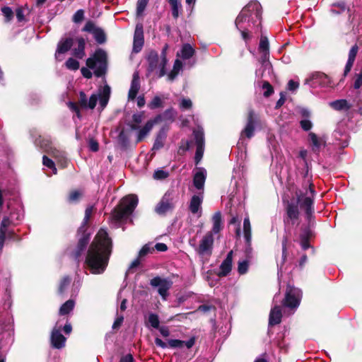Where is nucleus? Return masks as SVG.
<instances>
[{"instance_id":"nucleus-1","label":"nucleus","mask_w":362,"mask_h":362,"mask_svg":"<svg viewBox=\"0 0 362 362\" xmlns=\"http://www.w3.org/2000/svg\"><path fill=\"white\" fill-rule=\"evenodd\" d=\"M235 24L246 45L261 34L258 51H269L268 38L262 30V6L258 1L249 2L237 16Z\"/></svg>"},{"instance_id":"nucleus-2","label":"nucleus","mask_w":362,"mask_h":362,"mask_svg":"<svg viewBox=\"0 0 362 362\" xmlns=\"http://www.w3.org/2000/svg\"><path fill=\"white\" fill-rule=\"evenodd\" d=\"M112 252V240L107 232L100 228L90 244L85 263L93 274H101L105 271Z\"/></svg>"},{"instance_id":"nucleus-3","label":"nucleus","mask_w":362,"mask_h":362,"mask_svg":"<svg viewBox=\"0 0 362 362\" xmlns=\"http://www.w3.org/2000/svg\"><path fill=\"white\" fill-rule=\"evenodd\" d=\"M315 192L313 188L311 182L307 183L302 188L296 192V199L288 202L286 211V218L284 219L286 223L294 224L299 218V206L301 210L305 211L306 218L310 221L314 213V199Z\"/></svg>"},{"instance_id":"nucleus-4","label":"nucleus","mask_w":362,"mask_h":362,"mask_svg":"<svg viewBox=\"0 0 362 362\" xmlns=\"http://www.w3.org/2000/svg\"><path fill=\"white\" fill-rule=\"evenodd\" d=\"M9 216H4L0 223V251L3 250L6 239L19 240L18 235L11 228L16 224V221H21L23 217V209L21 202L17 195H14L7 202Z\"/></svg>"},{"instance_id":"nucleus-5","label":"nucleus","mask_w":362,"mask_h":362,"mask_svg":"<svg viewBox=\"0 0 362 362\" xmlns=\"http://www.w3.org/2000/svg\"><path fill=\"white\" fill-rule=\"evenodd\" d=\"M139 202L135 194L124 197L117 207L114 209L110 216V221L115 227H118L127 220L133 213Z\"/></svg>"},{"instance_id":"nucleus-6","label":"nucleus","mask_w":362,"mask_h":362,"mask_svg":"<svg viewBox=\"0 0 362 362\" xmlns=\"http://www.w3.org/2000/svg\"><path fill=\"white\" fill-rule=\"evenodd\" d=\"M86 65L88 68L82 67L81 74L84 78H90L93 76L90 69H93L97 77H100L105 74L107 69V53L101 49L95 51L93 56L86 60Z\"/></svg>"},{"instance_id":"nucleus-7","label":"nucleus","mask_w":362,"mask_h":362,"mask_svg":"<svg viewBox=\"0 0 362 362\" xmlns=\"http://www.w3.org/2000/svg\"><path fill=\"white\" fill-rule=\"evenodd\" d=\"M168 48V45L165 44L161 50L160 56L155 50L149 52L146 57L148 73L155 72L159 78L166 74V66L168 64L167 52Z\"/></svg>"},{"instance_id":"nucleus-8","label":"nucleus","mask_w":362,"mask_h":362,"mask_svg":"<svg viewBox=\"0 0 362 362\" xmlns=\"http://www.w3.org/2000/svg\"><path fill=\"white\" fill-rule=\"evenodd\" d=\"M65 334H70L72 331V327L68 320L64 325L59 320L54 326L50 334L51 346L57 349H61L65 346L66 338L62 334V331Z\"/></svg>"},{"instance_id":"nucleus-9","label":"nucleus","mask_w":362,"mask_h":362,"mask_svg":"<svg viewBox=\"0 0 362 362\" xmlns=\"http://www.w3.org/2000/svg\"><path fill=\"white\" fill-rule=\"evenodd\" d=\"M34 144L54 157L58 162L65 165L66 162V153L54 147L48 139H42L41 136H39L38 138L34 140Z\"/></svg>"},{"instance_id":"nucleus-10","label":"nucleus","mask_w":362,"mask_h":362,"mask_svg":"<svg viewBox=\"0 0 362 362\" xmlns=\"http://www.w3.org/2000/svg\"><path fill=\"white\" fill-rule=\"evenodd\" d=\"M301 298V291L298 288L288 284L285 293V297L282 300V305L284 308L292 310L291 314H293L298 308Z\"/></svg>"},{"instance_id":"nucleus-11","label":"nucleus","mask_w":362,"mask_h":362,"mask_svg":"<svg viewBox=\"0 0 362 362\" xmlns=\"http://www.w3.org/2000/svg\"><path fill=\"white\" fill-rule=\"evenodd\" d=\"M175 206V194L173 190H168L155 207V212L159 216H165L172 212Z\"/></svg>"},{"instance_id":"nucleus-12","label":"nucleus","mask_w":362,"mask_h":362,"mask_svg":"<svg viewBox=\"0 0 362 362\" xmlns=\"http://www.w3.org/2000/svg\"><path fill=\"white\" fill-rule=\"evenodd\" d=\"M334 146L340 148H344L349 145V136L346 131V124L341 122L337 124L336 129L333 132Z\"/></svg>"},{"instance_id":"nucleus-13","label":"nucleus","mask_w":362,"mask_h":362,"mask_svg":"<svg viewBox=\"0 0 362 362\" xmlns=\"http://www.w3.org/2000/svg\"><path fill=\"white\" fill-rule=\"evenodd\" d=\"M305 85H308L311 88L329 86L331 83L330 78L325 74L322 72H315L310 75L304 82Z\"/></svg>"},{"instance_id":"nucleus-14","label":"nucleus","mask_w":362,"mask_h":362,"mask_svg":"<svg viewBox=\"0 0 362 362\" xmlns=\"http://www.w3.org/2000/svg\"><path fill=\"white\" fill-rule=\"evenodd\" d=\"M173 282L168 279H162L156 276L151 279L150 285L153 288H158V293L163 300H166L169 295L168 291L171 288Z\"/></svg>"},{"instance_id":"nucleus-15","label":"nucleus","mask_w":362,"mask_h":362,"mask_svg":"<svg viewBox=\"0 0 362 362\" xmlns=\"http://www.w3.org/2000/svg\"><path fill=\"white\" fill-rule=\"evenodd\" d=\"M193 136L197 146L194 161L196 165H197L201 161L204 151V134L203 129L199 127L193 131Z\"/></svg>"},{"instance_id":"nucleus-16","label":"nucleus","mask_w":362,"mask_h":362,"mask_svg":"<svg viewBox=\"0 0 362 362\" xmlns=\"http://www.w3.org/2000/svg\"><path fill=\"white\" fill-rule=\"evenodd\" d=\"M195 343L194 337H191L189 340L185 341L180 339H169L168 341V344L164 342L160 338L155 339V344L157 346L160 347L162 349H166L168 346L170 348H182L184 345L186 346L187 349L192 348Z\"/></svg>"},{"instance_id":"nucleus-17","label":"nucleus","mask_w":362,"mask_h":362,"mask_svg":"<svg viewBox=\"0 0 362 362\" xmlns=\"http://www.w3.org/2000/svg\"><path fill=\"white\" fill-rule=\"evenodd\" d=\"M214 237L211 232L206 233L199 242L198 246L195 247L197 252L202 256L211 255L214 245Z\"/></svg>"},{"instance_id":"nucleus-18","label":"nucleus","mask_w":362,"mask_h":362,"mask_svg":"<svg viewBox=\"0 0 362 362\" xmlns=\"http://www.w3.org/2000/svg\"><path fill=\"white\" fill-rule=\"evenodd\" d=\"M329 12L332 16H339L343 13H347L349 21L351 23H354V17L352 16L353 11L350 6L344 1H339L332 3L330 5Z\"/></svg>"},{"instance_id":"nucleus-19","label":"nucleus","mask_w":362,"mask_h":362,"mask_svg":"<svg viewBox=\"0 0 362 362\" xmlns=\"http://www.w3.org/2000/svg\"><path fill=\"white\" fill-rule=\"evenodd\" d=\"M360 92H361V96L362 95V88L357 90V95L354 100V105L357 107L358 109H359V106H362L361 102H360L359 105H357V102L356 101V100L357 99L356 98L359 95ZM329 106L336 111L346 112L351 109V107L353 106V104H351L346 99H339V100H336L329 102ZM357 112L358 114H360L358 112V110H357Z\"/></svg>"},{"instance_id":"nucleus-20","label":"nucleus","mask_w":362,"mask_h":362,"mask_svg":"<svg viewBox=\"0 0 362 362\" xmlns=\"http://www.w3.org/2000/svg\"><path fill=\"white\" fill-rule=\"evenodd\" d=\"M279 294L276 293L273 298L274 306L272 308L269 313V325L274 326L278 325L281 320V310L280 305H277L278 300H279Z\"/></svg>"},{"instance_id":"nucleus-21","label":"nucleus","mask_w":362,"mask_h":362,"mask_svg":"<svg viewBox=\"0 0 362 362\" xmlns=\"http://www.w3.org/2000/svg\"><path fill=\"white\" fill-rule=\"evenodd\" d=\"M206 178V170L204 168H198L193 175V187L204 193V184Z\"/></svg>"},{"instance_id":"nucleus-22","label":"nucleus","mask_w":362,"mask_h":362,"mask_svg":"<svg viewBox=\"0 0 362 362\" xmlns=\"http://www.w3.org/2000/svg\"><path fill=\"white\" fill-rule=\"evenodd\" d=\"M161 121V115H157L153 119L148 120L144 127L139 130L137 134V142L141 141L146 135L151 132L154 124Z\"/></svg>"},{"instance_id":"nucleus-23","label":"nucleus","mask_w":362,"mask_h":362,"mask_svg":"<svg viewBox=\"0 0 362 362\" xmlns=\"http://www.w3.org/2000/svg\"><path fill=\"white\" fill-rule=\"evenodd\" d=\"M233 252L230 250L226 255L225 259L222 262L219 267L220 271L218 272V276L223 277L228 276L232 269Z\"/></svg>"},{"instance_id":"nucleus-24","label":"nucleus","mask_w":362,"mask_h":362,"mask_svg":"<svg viewBox=\"0 0 362 362\" xmlns=\"http://www.w3.org/2000/svg\"><path fill=\"white\" fill-rule=\"evenodd\" d=\"M73 45V40L71 38H66L61 40L58 45L55 53V58L58 61L63 60V54L68 52Z\"/></svg>"},{"instance_id":"nucleus-25","label":"nucleus","mask_w":362,"mask_h":362,"mask_svg":"<svg viewBox=\"0 0 362 362\" xmlns=\"http://www.w3.org/2000/svg\"><path fill=\"white\" fill-rule=\"evenodd\" d=\"M203 199L204 194L202 192H198L192 197L189 209L193 214H197L200 211Z\"/></svg>"},{"instance_id":"nucleus-26","label":"nucleus","mask_w":362,"mask_h":362,"mask_svg":"<svg viewBox=\"0 0 362 362\" xmlns=\"http://www.w3.org/2000/svg\"><path fill=\"white\" fill-rule=\"evenodd\" d=\"M144 34L142 25H137L134 35V46L133 50L135 52L141 51L144 45Z\"/></svg>"},{"instance_id":"nucleus-27","label":"nucleus","mask_w":362,"mask_h":362,"mask_svg":"<svg viewBox=\"0 0 362 362\" xmlns=\"http://www.w3.org/2000/svg\"><path fill=\"white\" fill-rule=\"evenodd\" d=\"M255 113L252 110H250L248 114L247 124L241 133V137L245 136L250 139L253 136L255 132Z\"/></svg>"},{"instance_id":"nucleus-28","label":"nucleus","mask_w":362,"mask_h":362,"mask_svg":"<svg viewBox=\"0 0 362 362\" xmlns=\"http://www.w3.org/2000/svg\"><path fill=\"white\" fill-rule=\"evenodd\" d=\"M90 240V236L88 234H84L83 236L78 240V245L76 246V250L72 252L73 257L78 260L81 253L86 250L88 243Z\"/></svg>"},{"instance_id":"nucleus-29","label":"nucleus","mask_w":362,"mask_h":362,"mask_svg":"<svg viewBox=\"0 0 362 362\" xmlns=\"http://www.w3.org/2000/svg\"><path fill=\"white\" fill-rule=\"evenodd\" d=\"M140 88V79L138 72L133 74V78L131 82L130 88L128 93L129 100H134Z\"/></svg>"},{"instance_id":"nucleus-30","label":"nucleus","mask_w":362,"mask_h":362,"mask_svg":"<svg viewBox=\"0 0 362 362\" xmlns=\"http://www.w3.org/2000/svg\"><path fill=\"white\" fill-rule=\"evenodd\" d=\"M243 233L245 243L247 244L246 252L249 253L251 252L250 243H251V226L248 216L245 217L243 221Z\"/></svg>"},{"instance_id":"nucleus-31","label":"nucleus","mask_w":362,"mask_h":362,"mask_svg":"<svg viewBox=\"0 0 362 362\" xmlns=\"http://www.w3.org/2000/svg\"><path fill=\"white\" fill-rule=\"evenodd\" d=\"M358 47L357 45H354L350 49V50L349 52L348 60L346 62V66L344 68V76H346L348 74V73L351 71V69L354 65V61L356 59V57L358 53Z\"/></svg>"},{"instance_id":"nucleus-32","label":"nucleus","mask_w":362,"mask_h":362,"mask_svg":"<svg viewBox=\"0 0 362 362\" xmlns=\"http://www.w3.org/2000/svg\"><path fill=\"white\" fill-rule=\"evenodd\" d=\"M194 53L195 50L192 46L189 43H185L182 45L180 52H177V56L183 60H186L193 57Z\"/></svg>"},{"instance_id":"nucleus-33","label":"nucleus","mask_w":362,"mask_h":362,"mask_svg":"<svg viewBox=\"0 0 362 362\" xmlns=\"http://www.w3.org/2000/svg\"><path fill=\"white\" fill-rule=\"evenodd\" d=\"M288 242V238L286 236H284L282 240V254L280 259L277 260V267H278V276L279 277L281 275L284 264L286 260L287 252H286V243Z\"/></svg>"},{"instance_id":"nucleus-34","label":"nucleus","mask_w":362,"mask_h":362,"mask_svg":"<svg viewBox=\"0 0 362 362\" xmlns=\"http://www.w3.org/2000/svg\"><path fill=\"white\" fill-rule=\"evenodd\" d=\"M110 95V88L105 86L99 94V105L101 110H103L108 103Z\"/></svg>"},{"instance_id":"nucleus-35","label":"nucleus","mask_w":362,"mask_h":362,"mask_svg":"<svg viewBox=\"0 0 362 362\" xmlns=\"http://www.w3.org/2000/svg\"><path fill=\"white\" fill-rule=\"evenodd\" d=\"M77 47L72 49V54L78 59H83L85 56L86 41L83 37L76 38Z\"/></svg>"},{"instance_id":"nucleus-36","label":"nucleus","mask_w":362,"mask_h":362,"mask_svg":"<svg viewBox=\"0 0 362 362\" xmlns=\"http://www.w3.org/2000/svg\"><path fill=\"white\" fill-rule=\"evenodd\" d=\"M308 137L311 143L313 151L315 153H318L323 145L322 139L318 138V136L313 132L309 133Z\"/></svg>"},{"instance_id":"nucleus-37","label":"nucleus","mask_w":362,"mask_h":362,"mask_svg":"<svg viewBox=\"0 0 362 362\" xmlns=\"http://www.w3.org/2000/svg\"><path fill=\"white\" fill-rule=\"evenodd\" d=\"M170 6L172 16L174 19L177 20L182 11V4L180 0H168Z\"/></svg>"},{"instance_id":"nucleus-38","label":"nucleus","mask_w":362,"mask_h":362,"mask_svg":"<svg viewBox=\"0 0 362 362\" xmlns=\"http://www.w3.org/2000/svg\"><path fill=\"white\" fill-rule=\"evenodd\" d=\"M213 228L212 232L214 234H217L221 230L222 218L221 214L220 211L216 212L212 217Z\"/></svg>"},{"instance_id":"nucleus-39","label":"nucleus","mask_w":362,"mask_h":362,"mask_svg":"<svg viewBox=\"0 0 362 362\" xmlns=\"http://www.w3.org/2000/svg\"><path fill=\"white\" fill-rule=\"evenodd\" d=\"M182 62L180 59H175L173 70L168 74V79L170 81H173L177 77L179 72L182 70Z\"/></svg>"},{"instance_id":"nucleus-40","label":"nucleus","mask_w":362,"mask_h":362,"mask_svg":"<svg viewBox=\"0 0 362 362\" xmlns=\"http://www.w3.org/2000/svg\"><path fill=\"white\" fill-rule=\"evenodd\" d=\"M310 235V230L309 228H305L300 235V245L303 250H305L310 247L309 243V238Z\"/></svg>"},{"instance_id":"nucleus-41","label":"nucleus","mask_w":362,"mask_h":362,"mask_svg":"<svg viewBox=\"0 0 362 362\" xmlns=\"http://www.w3.org/2000/svg\"><path fill=\"white\" fill-rule=\"evenodd\" d=\"M147 327H151L154 329H158L160 325L159 317L157 314L150 313L148 315L147 321L146 322Z\"/></svg>"},{"instance_id":"nucleus-42","label":"nucleus","mask_w":362,"mask_h":362,"mask_svg":"<svg viewBox=\"0 0 362 362\" xmlns=\"http://www.w3.org/2000/svg\"><path fill=\"white\" fill-rule=\"evenodd\" d=\"M75 302L74 300H68L59 308V315H65L71 313L74 308Z\"/></svg>"},{"instance_id":"nucleus-43","label":"nucleus","mask_w":362,"mask_h":362,"mask_svg":"<svg viewBox=\"0 0 362 362\" xmlns=\"http://www.w3.org/2000/svg\"><path fill=\"white\" fill-rule=\"evenodd\" d=\"M260 53L259 62L262 64L263 70L269 69L271 68V64L269 61V51H262Z\"/></svg>"},{"instance_id":"nucleus-44","label":"nucleus","mask_w":362,"mask_h":362,"mask_svg":"<svg viewBox=\"0 0 362 362\" xmlns=\"http://www.w3.org/2000/svg\"><path fill=\"white\" fill-rule=\"evenodd\" d=\"M144 118V112L141 111L139 112L134 113L132 115V122L135 124L131 125V128L133 130L139 129L138 124L142 122Z\"/></svg>"},{"instance_id":"nucleus-45","label":"nucleus","mask_w":362,"mask_h":362,"mask_svg":"<svg viewBox=\"0 0 362 362\" xmlns=\"http://www.w3.org/2000/svg\"><path fill=\"white\" fill-rule=\"evenodd\" d=\"M166 98H167V97H165L164 95L163 96V98H160V96L156 95L148 104V107L151 110H155V109L161 107H163V100Z\"/></svg>"},{"instance_id":"nucleus-46","label":"nucleus","mask_w":362,"mask_h":362,"mask_svg":"<svg viewBox=\"0 0 362 362\" xmlns=\"http://www.w3.org/2000/svg\"><path fill=\"white\" fill-rule=\"evenodd\" d=\"M117 141L119 145L120 146L121 148L123 150L127 149V148L129 146V137L127 135L124 133V131H122L117 137Z\"/></svg>"},{"instance_id":"nucleus-47","label":"nucleus","mask_w":362,"mask_h":362,"mask_svg":"<svg viewBox=\"0 0 362 362\" xmlns=\"http://www.w3.org/2000/svg\"><path fill=\"white\" fill-rule=\"evenodd\" d=\"M165 139V134L160 132L156 138V140L153 145L152 150L157 151V150H159L160 148H163L164 146Z\"/></svg>"},{"instance_id":"nucleus-48","label":"nucleus","mask_w":362,"mask_h":362,"mask_svg":"<svg viewBox=\"0 0 362 362\" xmlns=\"http://www.w3.org/2000/svg\"><path fill=\"white\" fill-rule=\"evenodd\" d=\"M250 262L247 259H241L238 262V272L240 275L245 274L249 268Z\"/></svg>"},{"instance_id":"nucleus-49","label":"nucleus","mask_w":362,"mask_h":362,"mask_svg":"<svg viewBox=\"0 0 362 362\" xmlns=\"http://www.w3.org/2000/svg\"><path fill=\"white\" fill-rule=\"evenodd\" d=\"M71 278L69 276H65L62 281H60L58 292L60 295H62L65 293L67 288L69 287L71 283Z\"/></svg>"},{"instance_id":"nucleus-50","label":"nucleus","mask_w":362,"mask_h":362,"mask_svg":"<svg viewBox=\"0 0 362 362\" xmlns=\"http://www.w3.org/2000/svg\"><path fill=\"white\" fill-rule=\"evenodd\" d=\"M93 37L98 44H103L106 40L105 33L101 28H98V30L94 32Z\"/></svg>"},{"instance_id":"nucleus-51","label":"nucleus","mask_w":362,"mask_h":362,"mask_svg":"<svg viewBox=\"0 0 362 362\" xmlns=\"http://www.w3.org/2000/svg\"><path fill=\"white\" fill-rule=\"evenodd\" d=\"M154 247L151 243L144 245L139 252V258H142L148 254L153 253Z\"/></svg>"},{"instance_id":"nucleus-52","label":"nucleus","mask_w":362,"mask_h":362,"mask_svg":"<svg viewBox=\"0 0 362 362\" xmlns=\"http://www.w3.org/2000/svg\"><path fill=\"white\" fill-rule=\"evenodd\" d=\"M169 176V173L162 168L156 170L153 173V177L156 180H163Z\"/></svg>"},{"instance_id":"nucleus-53","label":"nucleus","mask_w":362,"mask_h":362,"mask_svg":"<svg viewBox=\"0 0 362 362\" xmlns=\"http://www.w3.org/2000/svg\"><path fill=\"white\" fill-rule=\"evenodd\" d=\"M42 164L45 167L51 169L52 170L53 174H57V168L55 167V164H54V161L52 159L49 158L45 155L43 156V157H42Z\"/></svg>"},{"instance_id":"nucleus-54","label":"nucleus","mask_w":362,"mask_h":362,"mask_svg":"<svg viewBox=\"0 0 362 362\" xmlns=\"http://www.w3.org/2000/svg\"><path fill=\"white\" fill-rule=\"evenodd\" d=\"M149 0H138L136 4V14L138 16H142Z\"/></svg>"},{"instance_id":"nucleus-55","label":"nucleus","mask_w":362,"mask_h":362,"mask_svg":"<svg viewBox=\"0 0 362 362\" xmlns=\"http://www.w3.org/2000/svg\"><path fill=\"white\" fill-rule=\"evenodd\" d=\"M66 67L68 69L76 71L79 68V62L73 58H69L65 63Z\"/></svg>"},{"instance_id":"nucleus-56","label":"nucleus","mask_w":362,"mask_h":362,"mask_svg":"<svg viewBox=\"0 0 362 362\" xmlns=\"http://www.w3.org/2000/svg\"><path fill=\"white\" fill-rule=\"evenodd\" d=\"M93 207L92 206L86 208V209L85 211L84 218L82 222V225L79 228V231H81L85 227V226L87 224V223L88 222L90 217L91 216L92 211H93Z\"/></svg>"},{"instance_id":"nucleus-57","label":"nucleus","mask_w":362,"mask_h":362,"mask_svg":"<svg viewBox=\"0 0 362 362\" xmlns=\"http://www.w3.org/2000/svg\"><path fill=\"white\" fill-rule=\"evenodd\" d=\"M99 95L92 94L90 98L88 100L86 109H94L96 106L97 102L98 101Z\"/></svg>"},{"instance_id":"nucleus-58","label":"nucleus","mask_w":362,"mask_h":362,"mask_svg":"<svg viewBox=\"0 0 362 362\" xmlns=\"http://www.w3.org/2000/svg\"><path fill=\"white\" fill-rule=\"evenodd\" d=\"M1 12L7 22L10 21L13 17V12L8 6H4L1 8Z\"/></svg>"},{"instance_id":"nucleus-59","label":"nucleus","mask_w":362,"mask_h":362,"mask_svg":"<svg viewBox=\"0 0 362 362\" xmlns=\"http://www.w3.org/2000/svg\"><path fill=\"white\" fill-rule=\"evenodd\" d=\"M161 115V120L166 119L173 121L175 117L174 110L173 109L166 110Z\"/></svg>"},{"instance_id":"nucleus-60","label":"nucleus","mask_w":362,"mask_h":362,"mask_svg":"<svg viewBox=\"0 0 362 362\" xmlns=\"http://www.w3.org/2000/svg\"><path fill=\"white\" fill-rule=\"evenodd\" d=\"M230 224L236 225L237 228L235 229V233L237 237H240L241 235L240 224V220L238 216H233L230 221Z\"/></svg>"},{"instance_id":"nucleus-61","label":"nucleus","mask_w":362,"mask_h":362,"mask_svg":"<svg viewBox=\"0 0 362 362\" xmlns=\"http://www.w3.org/2000/svg\"><path fill=\"white\" fill-rule=\"evenodd\" d=\"M84 18V12L82 9L78 10L73 16V21L78 23L83 21Z\"/></svg>"},{"instance_id":"nucleus-62","label":"nucleus","mask_w":362,"mask_h":362,"mask_svg":"<svg viewBox=\"0 0 362 362\" xmlns=\"http://www.w3.org/2000/svg\"><path fill=\"white\" fill-rule=\"evenodd\" d=\"M98 28L95 27L93 22L88 21L86 23L83 30L93 34Z\"/></svg>"},{"instance_id":"nucleus-63","label":"nucleus","mask_w":362,"mask_h":362,"mask_svg":"<svg viewBox=\"0 0 362 362\" xmlns=\"http://www.w3.org/2000/svg\"><path fill=\"white\" fill-rule=\"evenodd\" d=\"M16 16L18 22L26 21L25 18L24 8L22 7H18L16 9Z\"/></svg>"},{"instance_id":"nucleus-64","label":"nucleus","mask_w":362,"mask_h":362,"mask_svg":"<svg viewBox=\"0 0 362 362\" xmlns=\"http://www.w3.org/2000/svg\"><path fill=\"white\" fill-rule=\"evenodd\" d=\"M81 195V193L78 190L71 192L69 196V202L72 203L78 202Z\"/></svg>"}]
</instances>
